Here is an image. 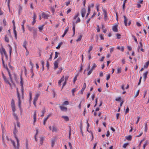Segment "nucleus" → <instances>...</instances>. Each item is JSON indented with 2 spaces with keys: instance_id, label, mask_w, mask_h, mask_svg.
I'll use <instances>...</instances> for the list:
<instances>
[{
  "instance_id": "nucleus-1",
  "label": "nucleus",
  "mask_w": 149,
  "mask_h": 149,
  "mask_svg": "<svg viewBox=\"0 0 149 149\" xmlns=\"http://www.w3.org/2000/svg\"><path fill=\"white\" fill-rule=\"evenodd\" d=\"M1 59H2V63H3V66L4 67V68H6V69L7 71L8 72V74L9 76V78H10V81L12 83H13L10 72V70H9V69H8V68L7 65H5L4 64V61H3V57H2L1 58Z\"/></svg>"
},
{
  "instance_id": "nucleus-2",
  "label": "nucleus",
  "mask_w": 149,
  "mask_h": 149,
  "mask_svg": "<svg viewBox=\"0 0 149 149\" xmlns=\"http://www.w3.org/2000/svg\"><path fill=\"white\" fill-rule=\"evenodd\" d=\"M2 77H3V79L5 82L7 84H8L10 87L11 86V84L9 82V81L7 79L6 77L4 75V74L3 73V72H2Z\"/></svg>"
},
{
  "instance_id": "nucleus-3",
  "label": "nucleus",
  "mask_w": 149,
  "mask_h": 149,
  "mask_svg": "<svg viewBox=\"0 0 149 149\" xmlns=\"http://www.w3.org/2000/svg\"><path fill=\"white\" fill-rule=\"evenodd\" d=\"M11 105L12 109V110L13 112H15L16 110L15 108V105L14 102V100L13 99H12L11 103Z\"/></svg>"
},
{
  "instance_id": "nucleus-4",
  "label": "nucleus",
  "mask_w": 149,
  "mask_h": 149,
  "mask_svg": "<svg viewBox=\"0 0 149 149\" xmlns=\"http://www.w3.org/2000/svg\"><path fill=\"white\" fill-rule=\"evenodd\" d=\"M17 97L18 98V106L20 109L21 108V101L20 100V97L19 93L18 92V89L17 88Z\"/></svg>"
},
{
  "instance_id": "nucleus-5",
  "label": "nucleus",
  "mask_w": 149,
  "mask_h": 149,
  "mask_svg": "<svg viewBox=\"0 0 149 149\" xmlns=\"http://www.w3.org/2000/svg\"><path fill=\"white\" fill-rule=\"evenodd\" d=\"M0 52L1 55L2 57L3 58V54L6 53V51H5V49L2 46L1 47V49L0 48Z\"/></svg>"
},
{
  "instance_id": "nucleus-6",
  "label": "nucleus",
  "mask_w": 149,
  "mask_h": 149,
  "mask_svg": "<svg viewBox=\"0 0 149 149\" xmlns=\"http://www.w3.org/2000/svg\"><path fill=\"white\" fill-rule=\"evenodd\" d=\"M20 84L21 87V92L22 95H23L24 92V87H23V81L22 80V78L21 77V81L20 82Z\"/></svg>"
},
{
  "instance_id": "nucleus-7",
  "label": "nucleus",
  "mask_w": 149,
  "mask_h": 149,
  "mask_svg": "<svg viewBox=\"0 0 149 149\" xmlns=\"http://www.w3.org/2000/svg\"><path fill=\"white\" fill-rule=\"evenodd\" d=\"M40 94V92H38L37 93H36V94L35 97H34V99L33 101L36 102L38 100Z\"/></svg>"
},
{
  "instance_id": "nucleus-8",
  "label": "nucleus",
  "mask_w": 149,
  "mask_h": 149,
  "mask_svg": "<svg viewBox=\"0 0 149 149\" xmlns=\"http://www.w3.org/2000/svg\"><path fill=\"white\" fill-rule=\"evenodd\" d=\"M103 14L104 15V18L105 21H106L107 19V12L105 9H103Z\"/></svg>"
},
{
  "instance_id": "nucleus-9",
  "label": "nucleus",
  "mask_w": 149,
  "mask_h": 149,
  "mask_svg": "<svg viewBox=\"0 0 149 149\" xmlns=\"http://www.w3.org/2000/svg\"><path fill=\"white\" fill-rule=\"evenodd\" d=\"M86 13V10L85 8H83L81 9V14L82 17H84Z\"/></svg>"
},
{
  "instance_id": "nucleus-10",
  "label": "nucleus",
  "mask_w": 149,
  "mask_h": 149,
  "mask_svg": "<svg viewBox=\"0 0 149 149\" xmlns=\"http://www.w3.org/2000/svg\"><path fill=\"white\" fill-rule=\"evenodd\" d=\"M124 18V24L126 26H127V22L128 20V19L124 15L123 16Z\"/></svg>"
},
{
  "instance_id": "nucleus-11",
  "label": "nucleus",
  "mask_w": 149,
  "mask_h": 149,
  "mask_svg": "<svg viewBox=\"0 0 149 149\" xmlns=\"http://www.w3.org/2000/svg\"><path fill=\"white\" fill-rule=\"evenodd\" d=\"M6 138H7V140L8 141H10L11 142V143L13 144V146H14V147L15 149H16V147H15V142L13 140H12L11 139H9L7 136H6Z\"/></svg>"
},
{
  "instance_id": "nucleus-12",
  "label": "nucleus",
  "mask_w": 149,
  "mask_h": 149,
  "mask_svg": "<svg viewBox=\"0 0 149 149\" xmlns=\"http://www.w3.org/2000/svg\"><path fill=\"white\" fill-rule=\"evenodd\" d=\"M117 26V25H116L113 26L112 30L113 31L115 32H117L118 31Z\"/></svg>"
},
{
  "instance_id": "nucleus-13",
  "label": "nucleus",
  "mask_w": 149,
  "mask_h": 149,
  "mask_svg": "<svg viewBox=\"0 0 149 149\" xmlns=\"http://www.w3.org/2000/svg\"><path fill=\"white\" fill-rule=\"evenodd\" d=\"M44 139V138L43 136H41L40 137V145L42 144Z\"/></svg>"
},
{
  "instance_id": "nucleus-14",
  "label": "nucleus",
  "mask_w": 149,
  "mask_h": 149,
  "mask_svg": "<svg viewBox=\"0 0 149 149\" xmlns=\"http://www.w3.org/2000/svg\"><path fill=\"white\" fill-rule=\"evenodd\" d=\"M42 17L44 19H47L49 15L48 14H46L45 13H43L42 15Z\"/></svg>"
},
{
  "instance_id": "nucleus-15",
  "label": "nucleus",
  "mask_w": 149,
  "mask_h": 149,
  "mask_svg": "<svg viewBox=\"0 0 149 149\" xmlns=\"http://www.w3.org/2000/svg\"><path fill=\"white\" fill-rule=\"evenodd\" d=\"M61 110L63 111H66L67 110V108L66 107L62 106H60L59 107Z\"/></svg>"
},
{
  "instance_id": "nucleus-16",
  "label": "nucleus",
  "mask_w": 149,
  "mask_h": 149,
  "mask_svg": "<svg viewBox=\"0 0 149 149\" xmlns=\"http://www.w3.org/2000/svg\"><path fill=\"white\" fill-rule=\"evenodd\" d=\"M36 111H34V113L33 114V119H34V121H33V123H35L36 121Z\"/></svg>"
},
{
  "instance_id": "nucleus-17",
  "label": "nucleus",
  "mask_w": 149,
  "mask_h": 149,
  "mask_svg": "<svg viewBox=\"0 0 149 149\" xmlns=\"http://www.w3.org/2000/svg\"><path fill=\"white\" fill-rule=\"evenodd\" d=\"M8 46L9 47V55L10 57L11 56V54L12 52V47L9 44L8 45Z\"/></svg>"
},
{
  "instance_id": "nucleus-18",
  "label": "nucleus",
  "mask_w": 149,
  "mask_h": 149,
  "mask_svg": "<svg viewBox=\"0 0 149 149\" xmlns=\"http://www.w3.org/2000/svg\"><path fill=\"white\" fill-rule=\"evenodd\" d=\"M64 80V76H63L61 78V79H60L58 82V85L59 86H61V83Z\"/></svg>"
},
{
  "instance_id": "nucleus-19",
  "label": "nucleus",
  "mask_w": 149,
  "mask_h": 149,
  "mask_svg": "<svg viewBox=\"0 0 149 149\" xmlns=\"http://www.w3.org/2000/svg\"><path fill=\"white\" fill-rule=\"evenodd\" d=\"M86 84L85 83H84V85L83 86V87L81 91V93H82V94L83 93L84 91V90H85V88H86Z\"/></svg>"
},
{
  "instance_id": "nucleus-20",
  "label": "nucleus",
  "mask_w": 149,
  "mask_h": 149,
  "mask_svg": "<svg viewBox=\"0 0 149 149\" xmlns=\"http://www.w3.org/2000/svg\"><path fill=\"white\" fill-rule=\"evenodd\" d=\"M59 63L57 61H55L54 62V69H56V68H57L58 67V64Z\"/></svg>"
},
{
  "instance_id": "nucleus-21",
  "label": "nucleus",
  "mask_w": 149,
  "mask_h": 149,
  "mask_svg": "<svg viewBox=\"0 0 149 149\" xmlns=\"http://www.w3.org/2000/svg\"><path fill=\"white\" fill-rule=\"evenodd\" d=\"M16 27H13V31L14 33V34L15 35V38L17 39V31L15 30Z\"/></svg>"
},
{
  "instance_id": "nucleus-22",
  "label": "nucleus",
  "mask_w": 149,
  "mask_h": 149,
  "mask_svg": "<svg viewBox=\"0 0 149 149\" xmlns=\"http://www.w3.org/2000/svg\"><path fill=\"white\" fill-rule=\"evenodd\" d=\"M116 48L117 49L120 50L121 51L123 52L124 50V47L123 46L120 47L119 46H118Z\"/></svg>"
},
{
  "instance_id": "nucleus-23",
  "label": "nucleus",
  "mask_w": 149,
  "mask_h": 149,
  "mask_svg": "<svg viewBox=\"0 0 149 149\" xmlns=\"http://www.w3.org/2000/svg\"><path fill=\"white\" fill-rule=\"evenodd\" d=\"M62 118H63L66 121H68L69 120V118L67 116H62Z\"/></svg>"
},
{
  "instance_id": "nucleus-24",
  "label": "nucleus",
  "mask_w": 149,
  "mask_h": 149,
  "mask_svg": "<svg viewBox=\"0 0 149 149\" xmlns=\"http://www.w3.org/2000/svg\"><path fill=\"white\" fill-rule=\"evenodd\" d=\"M13 115L14 118L16 119V120L17 121L18 120V118L17 116V114L15 113V112H13Z\"/></svg>"
},
{
  "instance_id": "nucleus-25",
  "label": "nucleus",
  "mask_w": 149,
  "mask_h": 149,
  "mask_svg": "<svg viewBox=\"0 0 149 149\" xmlns=\"http://www.w3.org/2000/svg\"><path fill=\"white\" fill-rule=\"evenodd\" d=\"M17 132V130H16V125H15L14 130L13 131V134H14V137L17 136L16 133Z\"/></svg>"
},
{
  "instance_id": "nucleus-26",
  "label": "nucleus",
  "mask_w": 149,
  "mask_h": 149,
  "mask_svg": "<svg viewBox=\"0 0 149 149\" xmlns=\"http://www.w3.org/2000/svg\"><path fill=\"white\" fill-rule=\"evenodd\" d=\"M55 138H53L51 140V145L52 147L54 146L55 144Z\"/></svg>"
},
{
  "instance_id": "nucleus-27",
  "label": "nucleus",
  "mask_w": 149,
  "mask_h": 149,
  "mask_svg": "<svg viewBox=\"0 0 149 149\" xmlns=\"http://www.w3.org/2000/svg\"><path fill=\"white\" fill-rule=\"evenodd\" d=\"M27 44V42L26 41V40H24L23 43V46L25 49L26 51H27V49L26 47V45Z\"/></svg>"
},
{
  "instance_id": "nucleus-28",
  "label": "nucleus",
  "mask_w": 149,
  "mask_h": 149,
  "mask_svg": "<svg viewBox=\"0 0 149 149\" xmlns=\"http://www.w3.org/2000/svg\"><path fill=\"white\" fill-rule=\"evenodd\" d=\"M148 71H146L144 72L143 74V78L145 80L147 78V75L148 74Z\"/></svg>"
},
{
  "instance_id": "nucleus-29",
  "label": "nucleus",
  "mask_w": 149,
  "mask_h": 149,
  "mask_svg": "<svg viewBox=\"0 0 149 149\" xmlns=\"http://www.w3.org/2000/svg\"><path fill=\"white\" fill-rule=\"evenodd\" d=\"M44 27V25H43L40 26H39L38 28L39 30V31L40 32H41L42 30L43 29Z\"/></svg>"
},
{
  "instance_id": "nucleus-30",
  "label": "nucleus",
  "mask_w": 149,
  "mask_h": 149,
  "mask_svg": "<svg viewBox=\"0 0 149 149\" xmlns=\"http://www.w3.org/2000/svg\"><path fill=\"white\" fill-rule=\"evenodd\" d=\"M30 64L31 65V72L33 73V63H32V62L31 61H30Z\"/></svg>"
},
{
  "instance_id": "nucleus-31",
  "label": "nucleus",
  "mask_w": 149,
  "mask_h": 149,
  "mask_svg": "<svg viewBox=\"0 0 149 149\" xmlns=\"http://www.w3.org/2000/svg\"><path fill=\"white\" fill-rule=\"evenodd\" d=\"M4 132L3 131V129H2V140L3 141V142L4 144V140L3 138L4 135Z\"/></svg>"
},
{
  "instance_id": "nucleus-32",
  "label": "nucleus",
  "mask_w": 149,
  "mask_h": 149,
  "mask_svg": "<svg viewBox=\"0 0 149 149\" xmlns=\"http://www.w3.org/2000/svg\"><path fill=\"white\" fill-rule=\"evenodd\" d=\"M93 48V46L91 45V46H90L89 50L88 51V53L89 54H90V52L92 50Z\"/></svg>"
},
{
  "instance_id": "nucleus-33",
  "label": "nucleus",
  "mask_w": 149,
  "mask_h": 149,
  "mask_svg": "<svg viewBox=\"0 0 149 149\" xmlns=\"http://www.w3.org/2000/svg\"><path fill=\"white\" fill-rule=\"evenodd\" d=\"M105 27L104 25H102V29L103 30V32L104 33H105L107 32L106 30L105 29Z\"/></svg>"
},
{
  "instance_id": "nucleus-34",
  "label": "nucleus",
  "mask_w": 149,
  "mask_h": 149,
  "mask_svg": "<svg viewBox=\"0 0 149 149\" xmlns=\"http://www.w3.org/2000/svg\"><path fill=\"white\" fill-rule=\"evenodd\" d=\"M5 40L7 42H8L9 41V40L8 37L7 36V35H6L5 37Z\"/></svg>"
},
{
  "instance_id": "nucleus-35",
  "label": "nucleus",
  "mask_w": 149,
  "mask_h": 149,
  "mask_svg": "<svg viewBox=\"0 0 149 149\" xmlns=\"http://www.w3.org/2000/svg\"><path fill=\"white\" fill-rule=\"evenodd\" d=\"M42 114L41 115V116L42 117L44 116V114L45 112V109L44 107L43 108L42 111Z\"/></svg>"
},
{
  "instance_id": "nucleus-36",
  "label": "nucleus",
  "mask_w": 149,
  "mask_h": 149,
  "mask_svg": "<svg viewBox=\"0 0 149 149\" xmlns=\"http://www.w3.org/2000/svg\"><path fill=\"white\" fill-rule=\"evenodd\" d=\"M52 131L53 132H56L57 131V128L54 126L52 127Z\"/></svg>"
},
{
  "instance_id": "nucleus-37",
  "label": "nucleus",
  "mask_w": 149,
  "mask_h": 149,
  "mask_svg": "<svg viewBox=\"0 0 149 149\" xmlns=\"http://www.w3.org/2000/svg\"><path fill=\"white\" fill-rule=\"evenodd\" d=\"M36 134L34 136V137H35V141H38V139H37V138L36 137V135L38 134V130L37 129H36Z\"/></svg>"
},
{
  "instance_id": "nucleus-38",
  "label": "nucleus",
  "mask_w": 149,
  "mask_h": 149,
  "mask_svg": "<svg viewBox=\"0 0 149 149\" xmlns=\"http://www.w3.org/2000/svg\"><path fill=\"white\" fill-rule=\"evenodd\" d=\"M149 64V61H148L146 62V64L144 65V68H147Z\"/></svg>"
},
{
  "instance_id": "nucleus-39",
  "label": "nucleus",
  "mask_w": 149,
  "mask_h": 149,
  "mask_svg": "<svg viewBox=\"0 0 149 149\" xmlns=\"http://www.w3.org/2000/svg\"><path fill=\"white\" fill-rule=\"evenodd\" d=\"M69 27L68 26L65 28V30L64 31V33L66 34L68 31Z\"/></svg>"
},
{
  "instance_id": "nucleus-40",
  "label": "nucleus",
  "mask_w": 149,
  "mask_h": 149,
  "mask_svg": "<svg viewBox=\"0 0 149 149\" xmlns=\"http://www.w3.org/2000/svg\"><path fill=\"white\" fill-rule=\"evenodd\" d=\"M132 136L131 135H129L126 137V138L127 139L130 140L132 138Z\"/></svg>"
},
{
  "instance_id": "nucleus-41",
  "label": "nucleus",
  "mask_w": 149,
  "mask_h": 149,
  "mask_svg": "<svg viewBox=\"0 0 149 149\" xmlns=\"http://www.w3.org/2000/svg\"><path fill=\"white\" fill-rule=\"evenodd\" d=\"M77 90L76 88H74L72 90V95L74 96V93Z\"/></svg>"
},
{
  "instance_id": "nucleus-42",
  "label": "nucleus",
  "mask_w": 149,
  "mask_h": 149,
  "mask_svg": "<svg viewBox=\"0 0 149 149\" xmlns=\"http://www.w3.org/2000/svg\"><path fill=\"white\" fill-rule=\"evenodd\" d=\"M15 138L16 139V141H17V145L18 146H19V140L18 139L17 136H15Z\"/></svg>"
},
{
  "instance_id": "nucleus-43",
  "label": "nucleus",
  "mask_w": 149,
  "mask_h": 149,
  "mask_svg": "<svg viewBox=\"0 0 149 149\" xmlns=\"http://www.w3.org/2000/svg\"><path fill=\"white\" fill-rule=\"evenodd\" d=\"M82 36L81 35H80L79 37L76 40V41L78 42L80 41L82 38Z\"/></svg>"
},
{
  "instance_id": "nucleus-44",
  "label": "nucleus",
  "mask_w": 149,
  "mask_h": 149,
  "mask_svg": "<svg viewBox=\"0 0 149 149\" xmlns=\"http://www.w3.org/2000/svg\"><path fill=\"white\" fill-rule=\"evenodd\" d=\"M97 66V65H96L95 64V63H94L93 64V66H92V67L91 69L92 70H93L94 69L96 68Z\"/></svg>"
},
{
  "instance_id": "nucleus-45",
  "label": "nucleus",
  "mask_w": 149,
  "mask_h": 149,
  "mask_svg": "<svg viewBox=\"0 0 149 149\" xmlns=\"http://www.w3.org/2000/svg\"><path fill=\"white\" fill-rule=\"evenodd\" d=\"M55 57H54V59L56 58L58 56V55L59 54V53L57 52H55Z\"/></svg>"
},
{
  "instance_id": "nucleus-46",
  "label": "nucleus",
  "mask_w": 149,
  "mask_h": 149,
  "mask_svg": "<svg viewBox=\"0 0 149 149\" xmlns=\"http://www.w3.org/2000/svg\"><path fill=\"white\" fill-rule=\"evenodd\" d=\"M132 37L134 39V40L135 41L136 43H138V42H137V39H136V38L135 37V36H134L133 35H132Z\"/></svg>"
},
{
  "instance_id": "nucleus-47",
  "label": "nucleus",
  "mask_w": 149,
  "mask_h": 149,
  "mask_svg": "<svg viewBox=\"0 0 149 149\" xmlns=\"http://www.w3.org/2000/svg\"><path fill=\"white\" fill-rule=\"evenodd\" d=\"M63 105H68L69 104V102L68 101H65L63 102Z\"/></svg>"
},
{
  "instance_id": "nucleus-48",
  "label": "nucleus",
  "mask_w": 149,
  "mask_h": 149,
  "mask_svg": "<svg viewBox=\"0 0 149 149\" xmlns=\"http://www.w3.org/2000/svg\"><path fill=\"white\" fill-rule=\"evenodd\" d=\"M145 125V132H146L147 130V123H146L144 124Z\"/></svg>"
},
{
  "instance_id": "nucleus-49",
  "label": "nucleus",
  "mask_w": 149,
  "mask_h": 149,
  "mask_svg": "<svg viewBox=\"0 0 149 149\" xmlns=\"http://www.w3.org/2000/svg\"><path fill=\"white\" fill-rule=\"evenodd\" d=\"M140 45L138 46V50L140 49V47H142V42H140L139 43Z\"/></svg>"
},
{
  "instance_id": "nucleus-50",
  "label": "nucleus",
  "mask_w": 149,
  "mask_h": 149,
  "mask_svg": "<svg viewBox=\"0 0 149 149\" xmlns=\"http://www.w3.org/2000/svg\"><path fill=\"white\" fill-rule=\"evenodd\" d=\"M129 143H124L123 146V147L124 148H125L128 145Z\"/></svg>"
},
{
  "instance_id": "nucleus-51",
  "label": "nucleus",
  "mask_w": 149,
  "mask_h": 149,
  "mask_svg": "<svg viewBox=\"0 0 149 149\" xmlns=\"http://www.w3.org/2000/svg\"><path fill=\"white\" fill-rule=\"evenodd\" d=\"M62 44V42L60 43L58 45V46L57 47H56V48L58 49H59L60 48V47L61 45Z\"/></svg>"
},
{
  "instance_id": "nucleus-52",
  "label": "nucleus",
  "mask_w": 149,
  "mask_h": 149,
  "mask_svg": "<svg viewBox=\"0 0 149 149\" xmlns=\"http://www.w3.org/2000/svg\"><path fill=\"white\" fill-rule=\"evenodd\" d=\"M59 70H58L57 72V74L60 73L61 72L62 70H63V68H59Z\"/></svg>"
},
{
  "instance_id": "nucleus-53",
  "label": "nucleus",
  "mask_w": 149,
  "mask_h": 149,
  "mask_svg": "<svg viewBox=\"0 0 149 149\" xmlns=\"http://www.w3.org/2000/svg\"><path fill=\"white\" fill-rule=\"evenodd\" d=\"M93 71V70L91 69L88 72L87 75H89L90 74H91L92 73Z\"/></svg>"
},
{
  "instance_id": "nucleus-54",
  "label": "nucleus",
  "mask_w": 149,
  "mask_h": 149,
  "mask_svg": "<svg viewBox=\"0 0 149 149\" xmlns=\"http://www.w3.org/2000/svg\"><path fill=\"white\" fill-rule=\"evenodd\" d=\"M117 73L118 74L120 73L121 72L120 68H118L117 69Z\"/></svg>"
},
{
  "instance_id": "nucleus-55",
  "label": "nucleus",
  "mask_w": 149,
  "mask_h": 149,
  "mask_svg": "<svg viewBox=\"0 0 149 149\" xmlns=\"http://www.w3.org/2000/svg\"><path fill=\"white\" fill-rule=\"evenodd\" d=\"M121 100L120 97H118L116 99V100L117 101H119Z\"/></svg>"
},
{
  "instance_id": "nucleus-56",
  "label": "nucleus",
  "mask_w": 149,
  "mask_h": 149,
  "mask_svg": "<svg viewBox=\"0 0 149 149\" xmlns=\"http://www.w3.org/2000/svg\"><path fill=\"white\" fill-rule=\"evenodd\" d=\"M71 134V130L70 128V127L69 131V139H70Z\"/></svg>"
},
{
  "instance_id": "nucleus-57",
  "label": "nucleus",
  "mask_w": 149,
  "mask_h": 149,
  "mask_svg": "<svg viewBox=\"0 0 149 149\" xmlns=\"http://www.w3.org/2000/svg\"><path fill=\"white\" fill-rule=\"evenodd\" d=\"M52 55H53V54L52 53H51V54L50 55V57H49V58L48 59V60H49V61H51L52 59Z\"/></svg>"
},
{
  "instance_id": "nucleus-58",
  "label": "nucleus",
  "mask_w": 149,
  "mask_h": 149,
  "mask_svg": "<svg viewBox=\"0 0 149 149\" xmlns=\"http://www.w3.org/2000/svg\"><path fill=\"white\" fill-rule=\"evenodd\" d=\"M97 30L98 32H99L100 31V29L99 28V26L98 25L97 26Z\"/></svg>"
},
{
  "instance_id": "nucleus-59",
  "label": "nucleus",
  "mask_w": 149,
  "mask_h": 149,
  "mask_svg": "<svg viewBox=\"0 0 149 149\" xmlns=\"http://www.w3.org/2000/svg\"><path fill=\"white\" fill-rule=\"evenodd\" d=\"M116 35L117 36V38L118 39H119L120 38L121 36V35L120 34L117 33L116 34Z\"/></svg>"
},
{
  "instance_id": "nucleus-60",
  "label": "nucleus",
  "mask_w": 149,
  "mask_h": 149,
  "mask_svg": "<svg viewBox=\"0 0 149 149\" xmlns=\"http://www.w3.org/2000/svg\"><path fill=\"white\" fill-rule=\"evenodd\" d=\"M62 60V58H61V57H59L58 58V59L57 60H56V61H57V62H58V63H59V61H61Z\"/></svg>"
},
{
  "instance_id": "nucleus-61",
  "label": "nucleus",
  "mask_w": 149,
  "mask_h": 149,
  "mask_svg": "<svg viewBox=\"0 0 149 149\" xmlns=\"http://www.w3.org/2000/svg\"><path fill=\"white\" fill-rule=\"evenodd\" d=\"M110 77V74L107 75L106 79L107 80H108Z\"/></svg>"
},
{
  "instance_id": "nucleus-62",
  "label": "nucleus",
  "mask_w": 149,
  "mask_h": 149,
  "mask_svg": "<svg viewBox=\"0 0 149 149\" xmlns=\"http://www.w3.org/2000/svg\"><path fill=\"white\" fill-rule=\"evenodd\" d=\"M139 90H138L137 91V93H136V94L135 95V97H136L137 96H138V95L139 94Z\"/></svg>"
},
{
  "instance_id": "nucleus-63",
  "label": "nucleus",
  "mask_w": 149,
  "mask_h": 149,
  "mask_svg": "<svg viewBox=\"0 0 149 149\" xmlns=\"http://www.w3.org/2000/svg\"><path fill=\"white\" fill-rule=\"evenodd\" d=\"M114 48L113 47H111L110 49V52L111 53H112L114 50Z\"/></svg>"
},
{
  "instance_id": "nucleus-64",
  "label": "nucleus",
  "mask_w": 149,
  "mask_h": 149,
  "mask_svg": "<svg viewBox=\"0 0 149 149\" xmlns=\"http://www.w3.org/2000/svg\"><path fill=\"white\" fill-rule=\"evenodd\" d=\"M68 144L69 146L70 147V149H72V146L71 143L70 142H69Z\"/></svg>"
}]
</instances>
